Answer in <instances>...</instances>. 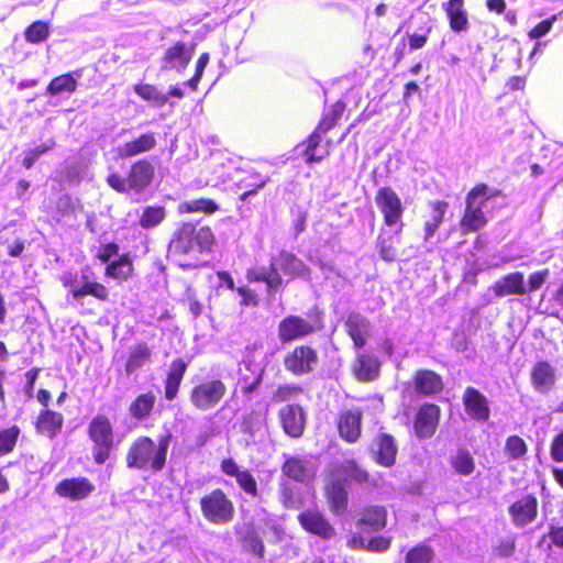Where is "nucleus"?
<instances>
[{
    "label": "nucleus",
    "instance_id": "1",
    "mask_svg": "<svg viewBox=\"0 0 563 563\" xmlns=\"http://www.w3.org/2000/svg\"><path fill=\"white\" fill-rule=\"evenodd\" d=\"M280 272L290 278H310V268L295 254L287 251H280L277 255L272 256L268 267L249 269L246 277L252 283H265L268 295L273 296L283 285Z\"/></svg>",
    "mask_w": 563,
    "mask_h": 563
},
{
    "label": "nucleus",
    "instance_id": "2",
    "mask_svg": "<svg viewBox=\"0 0 563 563\" xmlns=\"http://www.w3.org/2000/svg\"><path fill=\"white\" fill-rule=\"evenodd\" d=\"M172 434L162 435L156 443L150 437L136 438L128 449L126 466L131 470L151 473L161 472L166 464Z\"/></svg>",
    "mask_w": 563,
    "mask_h": 563
},
{
    "label": "nucleus",
    "instance_id": "3",
    "mask_svg": "<svg viewBox=\"0 0 563 563\" xmlns=\"http://www.w3.org/2000/svg\"><path fill=\"white\" fill-rule=\"evenodd\" d=\"M214 236L208 227L196 229L192 223H183L174 233L168 252L175 255L209 252Z\"/></svg>",
    "mask_w": 563,
    "mask_h": 563
},
{
    "label": "nucleus",
    "instance_id": "4",
    "mask_svg": "<svg viewBox=\"0 0 563 563\" xmlns=\"http://www.w3.org/2000/svg\"><path fill=\"white\" fill-rule=\"evenodd\" d=\"M88 437L93 443L91 453L97 464H103L110 457L114 446V432L110 419L104 415H97L87 428Z\"/></svg>",
    "mask_w": 563,
    "mask_h": 563
},
{
    "label": "nucleus",
    "instance_id": "5",
    "mask_svg": "<svg viewBox=\"0 0 563 563\" xmlns=\"http://www.w3.org/2000/svg\"><path fill=\"white\" fill-rule=\"evenodd\" d=\"M62 282L65 287L69 288V295L78 303H82L86 296L106 300L109 295L106 286L96 280L95 273L89 266L81 268L79 274L64 275Z\"/></svg>",
    "mask_w": 563,
    "mask_h": 563
},
{
    "label": "nucleus",
    "instance_id": "6",
    "mask_svg": "<svg viewBox=\"0 0 563 563\" xmlns=\"http://www.w3.org/2000/svg\"><path fill=\"white\" fill-rule=\"evenodd\" d=\"M488 190V186L482 184L468 192L464 214L460 222L463 234L475 232L486 224L487 220L483 212V207L489 198Z\"/></svg>",
    "mask_w": 563,
    "mask_h": 563
},
{
    "label": "nucleus",
    "instance_id": "7",
    "mask_svg": "<svg viewBox=\"0 0 563 563\" xmlns=\"http://www.w3.org/2000/svg\"><path fill=\"white\" fill-rule=\"evenodd\" d=\"M322 322L319 317L310 320L297 314H289L282 319L277 327L278 340L283 344L302 340L321 330Z\"/></svg>",
    "mask_w": 563,
    "mask_h": 563
},
{
    "label": "nucleus",
    "instance_id": "8",
    "mask_svg": "<svg viewBox=\"0 0 563 563\" xmlns=\"http://www.w3.org/2000/svg\"><path fill=\"white\" fill-rule=\"evenodd\" d=\"M227 390V386L221 379H206L191 388L189 400L197 410L210 411L222 401Z\"/></svg>",
    "mask_w": 563,
    "mask_h": 563
},
{
    "label": "nucleus",
    "instance_id": "9",
    "mask_svg": "<svg viewBox=\"0 0 563 563\" xmlns=\"http://www.w3.org/2000/svg\"><path fill=\"white\" fill-rule=\"evenodd\" d=\"M200 508L203 517L213 525L229 523L234 517L233 503L220 488L200 499Z\"/></svg>",
    "mask_w": 563,
    "mask_h": 563
},
{
    "label": "nucleus",
    "instance_id": "10",
    "mask_svg": "<svg viewBox=\"0 0 563 563\" xmlns=\"http://www.w3.org/2000/svg\"><path fill=\"white\" fill-rule=\"evenodd\" d=\"M318 363V352L310 345H297L287 351L283 358L284 368L295 376L311 374Z\"/></svg>",
    "mask_w": 563,
    "mask_h": 563
},
{
    "label": "nucleus",
    "instance_id": "11",
    "mask_svg": "<svg viewBox=\"0 0 563 563\" xmlns=\"http://www.w3.org/2000/svg\"><path fill=\"white\" fill-rule=\"evenodd\" d=\"M375 202L384 216L387 227L398 225L397 232L402 229L401 217L404 207L398 195L390 187H382L377 190Z\"/></svg>",
    "mask_w": 563,
    "mask_h": 563
},
{
    "label": "nucleus",
    "instance_id": "12",
    "mask_svg": "<svg viewBox=\"0 0 563 563\" xmlns=\"http://www.w3.org/2000/svg\"><path fill=\"white\" fill-rule=\"evenodd\" d=\"M195 53V45L178 41L167 47L159 59L163 71L174 70L181 74L189 65Z\"/></svg>",
    "mask_w": 563,
    "mask_h": 563
},
{
    "label": "nucleus",
    "instance_id": "13",
    "mask_svg": "<svg viewBox=\"0 0 563 563\" xmlns=\"http://www.w3.org/2000/svg\"><path fill=\"white\" fill-rule=\"evenodd\" d=\"M283 459L282 473L287 478L297 483H306L314 477L316 465L307 456H292L284 453Z\"/></svg>",
    "mask_w": 563,
    "mask_h": 563
},
{
    "label": "nucleus",
    "instance_id": "14",
    "mask_svg": "<svg viewBox=\"0 0 563 563\" xmlns=\"http://www.w3.org/2000/svg\"><path fill=\"white\" fill-rule=\"evenodd\" d=\"M463 405L466 413L478 422H485L489 419V401L475 387H467L463 394Z\"/></svg>",
    "mask_w": 563,
    "mask_h": 563
},
{
    "label": "nucleus",
    "instance_id": "15",
    "mask_svg": "<svg viewBox=\"0 0 563 563\" xmlns=\"http://www.w3.org/2000/svg\"><path fill=\"white\" fill-rule=\"evenodd\" d=\"M95 485L87 477H71L60 481L55 486V493L70 500H82L91 495Z\"/></svg>",
    "mask_w": 563,
    "mask_h": 563
},
{
    "label": "nucleus",
    "instance_id": "16",
    "mask_svg": "<svg viewBox=\"0 0 563 563\" xmlns=\"http://www.w3.org/2000/svg\"><path fill=\"white\" fill-rule=\"evenodd\" d=\"M279 419L284 432L291 438H299L303 433L306 417L301 406L286 405L279 410Z\"/></svg>",
    "mask_w": 563,
    "mask_h": 563
},
{
    "label": "nucleus",
    "instance_id": "17",
    "mask_svg": "<svg viewBox=\"0 0 563 563\" xmlns=\"http://www.w3.org/2000/svg\"><path fill=\"white\" fill-rule=\"evenodd\" d=\"M508 512L514 525L522 528L537 518L538 500L532 495H526L510 505Z\"/></svg>",
    "mask_w": 563,
    "mask_h": 563
},
{
    "label": "nucleus",
    "instance_id": "18",
    "mask_svg": "<svg viewBox=\"0 0 563 563\" xmlns=\"http://www.w3.org/2000/svg\"><path fill=\"white\" fill-rule=\"evenodd\" d=\"M440 408L433 404H424L420 407L416 420L415 431L418 438H431L438 427Z\"/></svg>",
    "mask_w": 563,
    "mask_h": 563
},
{
    "label": "nucleus",
    "instance_id": "19",
    "mask_svg": "<svg viewBox=\"0 0 563 563\" xmlns=\"http://www.w3.org/2000/svg\"><path fill=\"white\" fill-rule=\"evenodd\" d=\"M530 378L533 389L539 394L547 395L556 383V368L549 362H538L531 369Z\"/></svg>",
    "mask_w": 563,
    "mask_h": 563
},
{
    "label": "nucleus",
    "instance_id": "20",
    "mask_svg": "<svg viewBox=\"0 0 563 563\" xmlns=\"http://www.w3.org/2000/svg\"><path fill=\"white\" fill-rule=\"evenodd\" d=\"M298 521L306 531L322 539H331L334 536L333 527L319 511L305 510L298 515Z\"/></svg>",
    "mask_w": 563,
    "mask_h": 563
},
{
    "label": "nucleus",
    "instance_id": "21",
    "mask_svg": "<svg viewBox=\"0 0 563 563\" xmlns=\"http://www.w3.org/2000/svg\"><path fill=\"white\" fill-rule=\"evenodd\" d=\"M387 523V510L383 506H368L362 510L356 527L363 532H375L384 529Z\"/></svg>",
    "mask_w": 563,
    "mask_h": 563
},
{
    "label": "nucleus",
    "instance_id": "22",
    "mask_svg": "<svg viewBox=\"0 0 563 563\" xmlns=\"http://www.w3.org/2000/svg\"><path fill=\"white\" fill-rule=\"evenodd\" d=\"M397 451L395 439L387 433L379 434L372 448L375 461L386 467L395 464Z\"/></svg>",
    "mask_w": 563,
    "mask_h": 563
},
{
    "label": "nucleus",
    "instance_id": "23",
    "mask_svg": "<svg viewBox=\"0 0 563 563\" xmlns=\"http://www.w3.org/2000/svg\"><path fill=\"white\" fill-rule=\"evenodd\" d=\"M154 166L146 159L135 162L129 172L130 189L135 192L144 190L154 178Z\"/></svg>",
    "mask_w": 563,
    "mask_h": 563
},
{
    "label": "nucleus",
    "instance_id": "24",
    "mask_svg": "<svg viewBox=\"0 0 563 563\" xmlns=\"http://www.w3.org/2000/svg\"><path fill=\"white\" fill-rule=\"evenodd\" d=\"M442 9L446 13L453 32L461 33L468 30V16L467 11L464 9V0H449L442 3Z\"/></svg>",
    "mask_w": 563,
    "mask_h": 563
},
{
    "label": "nucleus",
    "instance_id": "25",
    "mask_svg": "<svg viewBox=\"0 0 563 563\" xmlns=\"http://www.w3.org/2000/svg\"><path fill=\"white\" fill-rule=\"evenodd\" d=\"M241 431L247 435L246 443H255L266 434V417L261 411H251L244 416Z\"/></svg>",
    "mask_w": 563,
    "mask_h": 563
},
{
    "label": "nucleus",
    "instance_id": "26",
    "mask_svg": "<svg viewBox=\"0 0 563 563\" xmlns=\"http://www.w3.org/2000/svg\"><path fill=\"white\" fill-rule=\"evenodd\" d=\"M493 290L497 297L525 295L527 292L525 276L521 272L507 274L494 284Z\"/></svg>",
    "mask_w": 563,
    "mask_h": 563
},
{
    "label": "nucleus",
    "instance_id": "27",
    "mask_svg": "<svg viewBox=\"0 0 563 563\" xmlns=\"http://www.w3.org/2000/svg\"><path fill=\"white\" fill-rule=\"evenodd\" d=\"M156 143L155 133L147 132L119 146L118 153L121 158H130L150 152L156 146Z\"/></svg>",
    "mask_w": 563,
    "mask_h": 563
},
{
    "label": "nucleus",
    "instance_id": "28",
    "mask_svg": "<svg viewBox=\"0 0 563 563\" xmlns=\"http://www.w3.org/2000/svg\"><path fill=\"white\" fill-rule=\"evenodd\" d=\"M345 485L335 474H331V478L327 484V496L332 511L335 514L343 512L346 509L347 492Z\"/></svg>",
    "mask_w": 563,
    "mask_h": 563
},
{
    "label": "nucleus",
    "instance_id": "29",
    "mask_svg": "<svg viewBox=\"0 0 563 563\" xmlns=\"http://www.w3.org/2000/svg\"><path fill=\"white\" fill-rule=\"evenodd\" d=\"M63 424L64 417L62 413L44 409L40 412L35 427L37 432L53 439L60 432Z\"/></svg>",
    "mask_w": 563,
    "mask_h": 563
},
{
    "label": "nucleus",
    "instance_id": "30",
    "mask_svg": "<svg viewBox=\"0 0 563 563\" xmlns=\"http://www.w3.org/2000/svg\"><path fill=\"white\" fill-rule=\"evenodd\" d=\"M362 415L358 411H345L339 422L340 435L347 442H355L361 434Z\"/></svg>",
    "mask_w": 563,
    "mask_h": 563
},
{
    "label": "nucleus",
    "instance_id": "31",
    "mask_svg": "<svg viewBox=\"0 0 563 563\" xmlns=\"http://www.w3.org/2000/svg\"><path fill=\"white\" fill-rule=\"evenodd\" d=\"M345 484L355 482L363 484L368 481V473L363 470L354 460H345L340 463L332 472Z\"/></svg>",
    "mask_w": 563,
    "mask_h": 563
},
{
    "label": "nucleus",
    "instance_id": "32",
    "mask_svg": "<svg viewBox=\"0 0 563 563\" xmlns=\"http://www.w3.org/2000/svg\"><path fill=\"white\" fill-rule=\"evenodd\" d=\"M80 77V70L57 76L51 80L46 91L51 96H56L63 92L73 93L77 89L78 78Z\"/></svg>",
    "mask_w": 563,
    "mask_h": 563
},
{
    "label": "nucleus",
    "instance_id": "33",
    "mask_svg": "<svg viewBox=\"0 0 563 563\" xmlns=\"http://www.w3.org/2000/svg\"><path fill=\"white\" fill-rule=\"evenodd\" d=\"M448 202L435 200L430 202V214L424 221V240L429 241L437 230L439 229L440 224L443 221L444 214L448 210Z\"/></svg>",
    "mask_w": 563,
    "mask_h": 563
},
{
    "label": "nucleus",
    "instance_id": "34",
    "mask_svg": "<svg viewBox=\"0 0 563 563\" xmlns=\"http://www.w3.org/2000/svg\"><path fill=\"white\" fill-rule=\"evenodd\" d=\"M354 371L358 379L364 382L373 380L378 376L379 362L375 356L358 354Z\"/></svg>",
    "mask_w": 563,
    "mask_h": 563
},
{
    "label": "nucleus",
    "instance_id": "35",
    "mask_svg": "<svg viewBox=\"0 0 563 563\" xmlns=\"http://www.w3.org/2000/svg\"><path fill=\"white\" fill-rule=\"evenodd\" d=\"M155 402L156 396L154 393L141 394L131 402L129 412L134 419L142 421L151 415Z\"/></svg>",
    "mask_w": 563,
    "mask_h": 563
},
{
    "label": "nucleus",
    "instance_id": "36",
    "mask_svg": "<svg viewBox=\"0 0 563 563\" xmlns=\"http://www.w3.org/2000/svg\"><path fill=\"white\" fill-rule=\"evenodd\" d=\"M418 391L431 395L440 391L443 387L441 377L432 371H419L415 377Z\"/></svg>",
    "mask_w": 563,
    "mask_h": 563
},
{
    "label": "nucleus",
    "instance_id": "37",
    "mask_svg": "<svg viewBox=\"0 0 563 563\" xmlns=\"http://www.w3.org/2000/svg\"><path fill=\"white\" fill-rule=\"evenodd\" d=\"M352 543L354 548H358L375 553H384L390 548L391 538L376 536L367 540L361 536H354L352 538Z\"/></svg>",
    "mask_w": 563,
    "mask_h": 563
},
{
    "label": "nucleus",
    "instance_id": "38",
    "mask_svg": "<svg viewBox=\"0 0 563 563\" xmlns=\"http://www.w3.org/2000/svg\"><path fill=\"white\" fill-rule=\"evenodd\" d=\"M151 357V350L145 343L134 346L129 354L125 363L126 375H132L139 368L144 366Z\"/></svg>",
    "mask_w": 563,
    "mask_h": 563
},
{
    "label": "nucleus",
    "instance_id": "39",
    "mask_svg": "<svg viewBox=\"0 0 563 563\" xmlns=\"http://www.w3.org/2000/svg\"><path fill=\"white\" fill-rule=\"evenodd\" d=\"M133 271V265L128 255L113 260L106 267V276L117 280H126Z\"/></svg>",
    "mask_w": 563,
    "mask_h": 563
},
{
    "label": "nucleus",
    "instance_id": "40",
    "mask_svg": "<svg viewBox=\"0 0 563 563\" xmlns=\"http://www.w3.org/2000/svg\"><path fill=\"white\" fill-rule=\"evenodd\" d=\"M267 181L268 178L258 173H253L241 179L239 183V188L244 191L240 195V200L246 201L250 197L256 195L257 191L263 188Z\"/></svg>",
    "mask_w": 563,
    "mask_h": 563
},
{
    "label": "nucleus",
    "instance_id": "41",
    "mask_svg": "<svg viewBox=\"0 0 563 563\" xmlns=\"http://www.w3.org/2000/svg\"><path fill=\"white\" fill-rule=\"evenodd\" d=\"M134 92L142 99L152 102L155 107H163L168 101V96L162 92L157 87L150 84L135 85Z\"/></svg>",
    "mask_w": 563,
    "mask_h": 563
},
{
    "label": "nucleus",
    "instance_id": "42",
    "mask_svg": "<svg viewBox=\"0 0 563 563\" xmlns=\"http://www.w3.org/2000/svg\"><path fill=\"white\" fill-rule=\"evenodd\" d=\"M344 324L350 336L368 335L371 331L369 320L358 312H351Z\"/></svg>",
    "mask_w": 563,
    "mask_h": 563
},
{
    "label": "nucleus",
    "instance_id": "43",
    "mask_svg": "<svg viewBox=\"0 0 563 563\" xmlns=\"http://www.w3.org/2000/svg\"><path fill=\"white\" fill-rule=\"evenodd\" d=\"M451 466L461 476H468L475 470V461L472 454L466 450H459L451 457Z\"/></svg>",
    "mask_w": 563,
    "mask_h": 563
},
{
    "label": "nucleus",
    "instance_id": "44",
    "mask_svg": "<svg viewBox=\"0 0 563 563\" xmlns=\"http://www.w3.org/2000/svg\"><path fill=\"white\" fill-rule=\"evenodd\" d=\"M517 536L509 533L498 538L492 547V553L496 558L508 559L516 552Z\"/></svg>",
    "mask_w": 563,
    "mask_h": 563
},
{
    "label": "nucleus",
    "instance_id": "45",
    "mask_svg": "<svg viewBox=\"0 0 563 563\" xmlns=\"http://www.w3.org/2000/svg\"><path fill=\"white\" fill-rule=\"evenodd\" d=\"M166 217L165 208L162 206H147L144 208L139 223L143 229L157 227Z\"/></svg>",
    "mask_w": 563,
    "mask_h": 563
},
{
    "label": "nucleus",
    "instance_id": "46",
    "mask_svg": "<svg viewBox=\"0 0 563 563\" xmlns=\"http://www.w3.org/2000/svg\"><path fill=\"white\" fill-rule=\"evenodd\" d=\"M21 430L18 426H11L5 429L0 428V456L11 453L18 442Z\"/></svg>",
    "mask_w": 563,
    "mask_h": 563
},
{
    "label": "nucleus",
    "instance_id": "47",
    "mask_svg": "<svg viewBox=\"0 0 563 563\" xmlns=\"http://www.w3.org/2000/svg\"><path fill=\"white\" fill-rule=\"evenodd\" d=\"M218 209L217 203L208 198L192 199L179 205L180 212L213 213Z\"/></svg>",
    "mask_w": 563,
    "mask_h": 563
},
{
    "label": "nucleus",
    "instance_id": "48",
    "mask_svg": "<svg viewBox=\"0 0 563 563\" xmlns=\"http://www.w3.org/2000/svg\"><path fill=\"white\" fill-rule=\"evenodd\" d=\"M433 556V549L428 544L420 543L407 552L405 563H430Z\"/></svg>",
    "mask_w": 563,
    "mask_h": 563
},
{
    "label": "nucleus",
    "instance_id": "49",
    "mask_svg": "<svg viewBox=\"0 0 563 563\" xmlns=\"http://www.w3.org/2000/svg\"><path fill=\"white\" fill-rule=\"evenodd\" d=\"M49 35V27L46 22L35 21L24 32L26 42L37 44L45 41Z\"/></svg>",
    "mask_w": 563,
    "mask_h": 563
},
{
    "label": "nucleus",
    "instance_id": "50",
    "mask_svg": "<svg viewBox=\"0 0 563 563\" xmlns=\"http://www.w3.org/2000/svg\"><path fill=\"white\" fill-rule=\"evenodd\" d=\"M321 143V135L318 132H313L306 141V147L303 150V156L308 164L321 162L328 152L323 154H317L316 151Z\"/></svg>",
    "mask_w": 563,
    "mask_h": 563
},
{
    "label": "nucleus",
    "instance_id": "51",
    "mask_svg": "<svg viewBox=\"0 0 563 563\" xmlns=\"http://www.w3.org/2000/svg\"><path fill=\"white\" fill-rule=\"evenodd\" d=\"M505 452L510 460H519L528 452V446L519 435H510L505 443Z\"/></svg>",
    "mask_w": 563,
    "mask_h": 563
},
{
    "label": "nucleus",
    "instance_id": "52",
    "mask_svg": "<svg viewBox=\"0 0 563 563\" xmlns=\"http://www.w3.org/2000/svg\"><path fill=\"white\" fill-rule=\"evenodd\" d=\"M55 145V142L53 140H48L46 141L45 143L43 144H40V145H36L35 147L29 150L26 153H25V156L23 158V166L26 168V169H30L34 163L43 155L45 154L46 152H48L49 150H52Z\"/></svg>",
    "mask_w": 563,
    "mask_h": 563
},
{
    "label": "nucleus",
    "instance_id": "53",
    "mask_svg": "<svg viewBox=\"0 0 563 563\" xmlns=\"http://www.w3.org/2000/svg\"><path fill=\"white\" fill-rule=\"evenodd\" d=\"M292 229L295 236H298L306 230V223L308 218V211L305 207L296 205L290 209Z\"/></svg>",
    "mask_w": 563,
    "mask_h": 563
},
{
    "label": "nucleus",
    "instance_id": "54",
    "mask_svg": "<svg viewBox=\"0 0 563 563\" xmlns=\"http://www.w3.org/2000/svg\"><path fill=\"white\" fill-rule=\"evenodd\" d=\"M235 481L241 489H243L247 495L252 497H256L258 495L257 483L254 476L250 471L243 470L238 474Z\"/></svg>",
    "mask_w": 563,
    "mask_h": 563
},
{
    "label": "nucleus",
    "instance_id": "55",
    "mask_svg": "<svg viewBox=\"0 0 563 563\" xmlns=\"http://www.w3.org/2000/svg\"><path fill=\"white\" fill-rule=\"evenodd\" d=\"M279 494L283 505L288 509L298 508V500L295 496L294 486L287 482L283 481L279 484Z\"/></svg>",
    "mask_w": 563,
    "mask_h": 563
},
{
    "label": "nucleus",
    "instance_id": "56",
    "mask_svg": "<svg viewBox=\"0 0 563 563\" xmlns=\"http://www.w3.org/2000/svg\"><path fill=\"white\" fill-rule=\"evenodd\" d=\"M302 391L301 387L295 384L279 386L274 393L276 401H288L296 398Z\"/></svg>",
    "mask_w": 563,
    "mask_h": 563
},
{
    "label": "nucleus",
    "instance_id": "57",
    "mask_svg": "<svg viewBox=\"0 0 563 563\" xmlns=\"http://www.w3.org/2000/svg\"><path fill=\"white\" fill-rule=\"evenodd\" d=\"M555 20H556V15H553V16L545 19V20L541 21L540 23H538L532 30L529 31V33H528L529 38L538 40V38L547 35L551 31Z\"/></svg>",
    "mask_w": 563,
    "mask_h": 563
},
{
    "label": "nucleus",
    "instance_id": "58",
    "mask_svg": "<svg viewBox=\"0 0 563 563\" xmlns=\"http://www.w3.org/2000/svg\"><path fill=\"white\" fill-rule=\"evenodd\" d=\"M550 275L549 269H542L532 273L528 278V288L527 291L533 292L542 287V285L547 282Z\"/></svg>",
    "mask_w": 563,
    "mask_h": 563
},
{
    "label": "nucleus",
    "instance_id": "59",
    "mask_svg": "<svg viewBox=\"0 0 563 563\" xmlns=\"http://www.w3.org/2000/svg\"><path fill=\"white\" fill-rule=\"evenodd\" d=\"M344 104L342 102H336L333 108H332V111L325 115V118L323 119V122L320 124V128L322 125H325L324 128V131H328L330 130L336 122V120L343 114V111H344Z\"/></svg>",
    "mask_w": 563,
    "mask_h": 563
},
{
    "label": "nucleus",
    "instance_id": "60",
    "mask_svg": "<svg viewBox=\"0 0 563 563\" xmlns=\"http://www.w3.org/2000/svg\"><path fill=\"white\" fill-rule=\"evenodd\" d=\"M108 185L118 192H126L130 189L129 177L123 178L118 174H111L107 178Z\"/></svg>",
    "mask_w": 563,
    "mask_h": 563
},
{
    "label": "nucleus",
    "instance_id": "61",
    "mask_svg": "<svg viewBox=\"0 0 563 563\" xmlns=\"http://www.w3.org/2000/svg\"><path fill=\"white\" fill-rule=\"evenodd\" d=\"M550 454L553 461L563 462V430L553 438Z\"/></svg>",
    "mask_w": 563,
    "mask_h": 563
},
{
    "label": "nucleus",
    "instance_id": "62",
    "mask_svg": "<svg viewBox=\"0 0 563 563\" xmlns=\"http://www.w3.org/2000/svg\"><path fill=\"white\" fill-rule=\"evenodd\" d=\"M245 544H246V548L256 556H258V558L264 556V551H265L264 543H263L262 539L260 537H257L256 534H249L247 538L245 539Z\"/></svg>",
    "mask_w": 563,
    "mask_h": 563
},
{
    "label": "nucleus",
    "instance_id": "63",
    "mask_svg": "<svg viewBox=\"0 0 563 563\" xmlns=\"http://www.w3.org/2000/svg\"><path fill=\"white\" fill-rule=\"evenodd\" d=\"M379 255L386 262H393L397 257V251L393 246L391 242H387L385 239L380 238L379 243Z\"/></svg>",
    "mask_w": 563,
    "mask_h": 563
},
{
    "label": "nucleus",
    "instance_id": "64",
    "mask_svg": "<svg viewBox=\"0 0 563 563\" xmlns=\"http://www.w3.org/2000/svg\"><path fill=\"white\" fill-rule=\"evenodd\" d=\"M186 369H187L186 362L181 358H177L172 362L167 377L181 382L184 378V375L186 373Z\"/></svg>",
    "mask_w": 563,
    "mask_h": 563
}]
</instances>
